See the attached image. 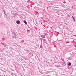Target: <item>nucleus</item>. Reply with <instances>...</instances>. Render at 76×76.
<instances>
[{
  "mask_svg": "<svg viewBox=\"0 0 76 76\" xmlns=\"http://www.w3.org/2000/svg\"><path fill=\"white\" fill-rule=\"evenodd\" d=\"M24 23H25V24H26V25H27L28 24V23H27V22H26V21L25 20L24 21Z\"/></svg>",
  "mask_w": 76,
  "mask_h": 76,
  "instance_id": "obj_2",
  "label": "nucleus"
},
{
  "mask_svg": "<svg viewBox=\"0 0 76 76\" xmlns=\"http://www.w3.org/2000/svg\"><path fill=\"white\" fill-rule=\"evenodd\" d=\"M13 38H16V37H13Z\"/></svg>",
  "mask_w": 76,
  "mask_h": 76,
  "instance_id": "obj_6",
  "label": "nucleus"
},
{
  "mask_svg": "<svg viewBox=\"0 0 76 76\" xmlns=\"http://www.w3.org/2000/svg\"><path fill=\"white\" fill-rule=\"evenodd\" d=\"M68 64V66H71V65H72V63H69Z\"/></svg>",
  "mask_w": 76,
  "mask_h": 76,
  "instance_id": "obj_4",
  "label": "nucleus"
},
{
  "mask_svg": "<svg viewBox=\"0 0 76 76\" xmlns=\"http://www.w3.org/2000/svg\"><path fill=\"white\" fill-rule=\"evenodd\" d=\"M16 23L18 25H19L20 23V22L19 20H18L17 22Z\"/></svg>",
  "mask_w": 76,
  "mask_h": 76,
  "instance_id": "obj_1",
  "label": "nucleus"
},
{
  "mask_svg": "<svg viewBox=\"0 0 76 76\" xmlns=\"http://www.w3.org/2000/svg\"><path fill=\"white\" fill-rule=\"evenodd\" d=\"M72 18H73V16H72Z\"/></svg>",
  "mask_w": 76,
  "mask_h": 76,
  "instance_id": "obj_8",
  "label": "nucleus"
},
{
  "mask_svg": "<svg viewBox=\"0 0 76 76\" xmlns=\"http://www.w3.org/2000/svg\"><path fill=\"white\" fill-rule=\"evenodd\" d=\"M72 19L73 20H74V22H75V18L74 17H73Z\"/></svg>",
  "mask_w": 76,
  "mask_h": 76,
  "instance_id": "obj_5",
  "label": "nucleus"
},
{
  "mask_svg": "<svg viewBox=\"0 0 76 76\" xmlns=\"http://www.w3.org/2000/svg\"><path fill=\"white\" fill-rule=\"evenodd\" d=\"M41 37H42V38H45V35H42L41 36Z\"/></svg>",
  "mask_w": 76,
  "mask_h": 76,
  "instance_id": "obj_3",
  "label": "nucleus"
},
{
  "mask_svg": "<svg viewBox=\"0 0 76 76\" xmlns=\"http://www.w3.org/2000/svg\"><path fill=\"white\" fill-rule=\"evenodd\" d=\"M4 14H5V11H4Z\"/></svg>",
  "mask_w": 76,
  "mask_h": 76,
  "instance_id": "obj_7",
  "label": "nucleus"
}]
</instances>
